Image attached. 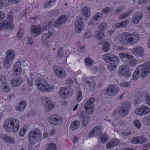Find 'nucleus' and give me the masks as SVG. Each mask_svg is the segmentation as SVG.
I'll list each match as a JSON object with an SVG mask.
<instances>
[{"mask_svg": "<svg viewBox=\"0 0 150 150\" xmlns=\"http://www.w3.org/2000/svg\"><path fill=\"white\" fill-rule=\"evenodd\" d=\"M118 74L120 76H124L125 78H128L131 76V72L128 67L125 65H121L119 68Z\"/></svg>", "mask_w": 150, "mask_h": 150, "instance_id": "nucleus-7", "label": "nucleus"}, {"mask_svg": "<svg viewBox=\"0 0 150 150\" xmlns=\"http://www.w3.org/2000/svg\"><path fill=\"white\" fill-rule=\"evenodd\" d=\"M80 125V122L77 120L73 121L71 124L70 129L72 131H74L78 129Z\"/></svg>", "mask_w": 150, "mask_h": 150, "instance_id": "nucleus-25", "label": "nucleus"}, {"mask_svg": "<svg viewBox=\"0 0 150 150\" xmlns=\"http://www.w3.org/2000/svg\"><path fill=\"white\" fill-rule=\"evenodd\" d=\"M62 50V48L61 47L59 48L58 49L57 56L60 57H63L64 55V53Z\"/></svg>", "mask_w": 150, "mask_h": 150, "instance_id": "nucleus-49", "label": "nucleus"}, {"mask_svg": "<svg viewBox=\"0 0 150 150\" xmlns=\"http://www.w3.org/2000/svg\"><path fill=\"white\" fill-rule=\"evenodd\" d=\"M90 118V117H88L87 118H86L85 119H82L81 120L84 126H86L87 125L88 122Z\"/></svg>", "mask_w": 150, "mask_h": 150, "instance_id": "nucleus-50", "label": "nucleus"}, {"mask_svg": "<svg viewBox=\"0 0 150 150\" xmlns=\"http://www.w3.org/2000/svg\"><path fill=\"white\" fill-rule=\"evenodd\" d=\"M35 142H30L28 144V147L29 149L30 150L33 149L34 148V146H35L34 143Z\"/></svg>", "mask_w": 150, "mask_h": 150, "instance_id": "nucleus-60", "label": "nucleus"}, {"mask_svg": "<svg viewBox=\"0 0 150 150\" xmlns=\"http://www.w3.org/2000/svg\"><path fill=\"white\" fill-rule=\"evenodd\" d=\"M129 23V21L128 20L126 19L121 23H115L114 25V27L115 28L124 27L126 26Z\"/></svg>", "mask_w": 150, "mask_h": 150, "instance_id": "nucleus-26", "label": "nucleus"}, {"mask_svg": "<svg viewBox=\"0 0 150 150\" xmlns=\"http://www.w3.org/2000/svg\"><path fill=\"white\" fill-rule=\"evenodd\" d=\"M84 61L86 64L88 66H91L93 63V60L90 57L85 58Z\"/></svg>", "mask_w": 150, "mask_h": 150, "instance_id": "nucleus-40", "label": "nucleus"}, {"mask_svg": "<svg viewBox=\"0 0 150 150\" xmlns=\"http://www.w3.org/2000/svg\"><path fill=\"white\" fill-rule=\"evenodd\" d=\"M94 98L92 97L88 100L85 103L84 105L85 110L88 114L92 113L94 110V108L93 103L94 101Z\"/></svg>", "mask_w": 150, "mask_h": 150, "instance_id": "nucleus-11", "label": "nucleus"}, {"mask_svg": "<svg viewBox=\"0 0 150 150\" xmlns=\"http://www.w3.org/2000/svg\"><path fill=\"white\" fill-rule=\"evenodd\" d=\"M67 19V17L66 16L64 15L59 17L56 21L54 26L55 27L60 26L62 24L66 22Z\"/></svg>", "mask_w": 150, "mask_h": 150, "instance_id": "nucleus-18", "label": "nucleus"}, {"mask_svg": "<svg viewBox=\"0 0 150 150\" xmlns=\"http://www.w3.org/2000/svg\"><path fill=\"white\" fill-rule=\"evenodd\" d=\"M103 16V14L100 12H98L96 13L93 18L96 21L101 19Z\"/></svg>", "mask_w": 150, "mask_h": 150, "instance_id": "nucleus-39", "label": "nucleus"}, {"mask_svg": "<svg viewBox=\"0 0 150 150\" xmlns=\"http://www.w3.org/2000/svg\"><path fill=\"white\" fill-rule=\"evenodd\" d=\"M47 150H57L56 146L55 144L52 143L49 144V146L46 148Z\"/></svg>", "mask_w": 150, "mask_h": 150, "instance_id": "nucleus-45", "label": "nucleus"}, {"mask_svg": "<svg viewBox=\"0 0 150 150\" xmlns=\"http://www.w3.org/2000/svg\"><path fill=\"white\" fill-rule=\"evenodd\" d=\"M127 40V44L132 45L138 42L139 38L137 32H134L129 36Z\"/></svg>", "mask_w": 150, "mask_h": 150, "instance_id": "nucleus-13", "label": "nucleus"}, {"mask_svg": "<svg viewBox=\"0 0 150 150\" xmlns=\"http://www.w3.org/2000/svg\"><path fill=\"white\" fill-rule=\"evenodd\" d=\"M42 137V135L40 130L38 129H34L29 132L28 139L30 142H36L40 141Z\"/></svg>", "mask_w": 150, "mask_h": 150, "instance_id": "nucleus-5", "label": "nucleus"}, {"mask_svg": "<svg viewBox=\"0 0 150 150\" xmlns=\"http://www.w3.org/2000/svg\"><path fill=\"white\" fill-rule=\"evenodd\" d=\"M54 73L59 77L63 78L66 75L65 71L61 67L55 66L53 68Z\"/></svg>", "mask_w": 150, "mask_h": 150, "instance_id": "nucleus-16", "label": "nucleus"}, {"mask_svg": "<svg viewBox=\"0 0 150 150\" xmlns=\"http://www.w3.org/2000/svg\"><path fill=\"white\" fill-rule=\"evenodd\" d=\"M2 89L4 92H8L10 91V88L8 85H6L5 83V85L2 87Z\"/></svg>", "mask_w": 150, "mask_h": 150, "instance_id": "nucleus-57", "label": "nucleus"}, {"mask_svg": "<svg viewBox=\"0 0 150 150\" xmlns=\"http://www.w3.org/2000/svg\"><path fill=\"white\" fill-rule=\"evenodd\" d=\"M132 12V10H130L128 11L127 13H123L119 16V18L120 19H124L127 17Z\"/></svg>", "mask_w": 150, "mask_h": 150, "instance_id": "nucleus-42", "label": "nucleus"}, {"mask_svg": "<svg viewBox=\"0 0 150 150\" xmlns=\"http://www.w3.org/2000/svg\"><path fill=\"white\" fill-rule=\"evenodd\" d=\"M48 122L51 124L54 125H59L63 121V119L60 116L54 115L50 116L48 118Z\"/></svg>", "mask_w": 150, "mask_h": 150, "instance_id": "nucleus-8", "label": "nucleus"}, {"mask_svg": "<svg viewBox=\"0 0 150 150\" xmlns=\"http://www.w3.org/2000/svg\"><path fill=\"white\" fill-rule=\"evenodd\" d=\"M37 88L41 91L47 92L53 90V88L47 84L46 81L41 78H38L35 82Z\"/></svg>", "mask_w": 150, "mask_h": 150, "instance_id": "nucleus-4", "label": "nucleus"}, {"mask_svg": "<svg viewBox=\"0 0 150 150\" xmlns=\"http://www.w3.org/2000/svg\"><path fill=\"white\" fill-rule=\"evenodd\" d=\"M119 143V142L117 139L112 140L106 144V148L108 149H110L111 147L118 145Z\"/></svg>", "mask_w": 150, "mask_h": 150, "instance_id": "nucleus-27", "label": "nucleus"}, {"mask_svg": "<svg viewBox=\"0 0 150 150\" xmlns=\"http://www.w3.org/2000/svg\"><path fill=\"white\" fill-rule=\"evenodd\" d=\"M134 125L136 127L140 128L141 127V123L140 122L139 120H136L134 121Z\"/></svg>", "mask_w": 150, "mask_h": 150, "instance_id": "nucleus-56", "label": "nucleus"}, {"mask_svg": "<svg viewBox=\"0 0 150 150\" xmlns=\"http://www.w3.org/2000/svg\"><path fill=\"white\" fill-rule=\"evenodd\" d=\"M103 35V32L102 30H99L96 31L94 35L97 39L100 41L102 40Z\"/></svg>", "mask_w": 150, "mask_h": 150, "instance_id": "nucleus-31", "label": "nucleus"}, {"mask_svg": "<svg viewBox=\"0 0 150 150\" xmlns=\"http://www.w3.org/2000/svg\"><path fill=\"white\" fill-rule=\"evenodd\" d=\"M89 114L86 111H82L80 112V113L79 118L80 120L85 119L86 118L89 117Z\"/></svg>", "mask_w": 150, "mask_h": 150, "instance_id": "nucleus-37", "label": "nucleus"}, {"mask_svg": "<svg viewBox=\"0 0 150 150\" xmlns=\"http://www.w3.org/2000/svg\"><path fill=\"white\" fill-rule=\"evenodd\" d=\"M108 138V136L106 134H103L100 137L101 142L102 143H105L107 142Z\"/></svg>", "mask_w": 150, "mask_h": 150, "instance_id": "nucleus-43", "label": "nucleus"}, {"mask_svg": "<svg viewBox=\"0 0 150 150\" xmlns=\"http://www.w3.org/2000/svg\"><path fill=\"white\" fill-rule=\"evenodd\" d=\"M45 101L43 103V105L45 106V110L47 112H49L54 107V104L51 103L50 99L47 98H45Z\"/></svg>", "mask_w": 150, "mask_h": 150, "instance_id": "nucleus-15", "label": "nucleus"}, {"mask_svg": "<svg viewBox=\"0 0 150 150\" xmlns=\"http://www.w3.org/2000/svg\"><path fill=\"white\" fill-rule=\"evenodd\" d=\"M9 3L8 0H0V9H1L3 6L8 5Z\"/></svg>", "mask_w": 150, "mask_h": 150, "instance_id": "nucleus-41", "label": "nucleus"}, {"mask_svg": "<svg viewBox=\"0 0 150 150\" xmlns=\"http://www.w3.org/2000/svg\"><path fill=\"white\" fill-rule=\"evenodd\" d=\"M103 57L106 62L109 63L108 68L110 71H113L116 69L119 61L118 57L113 54L108 53L104 54Z\"/></svg>", "mask_w": 150, "mask_h": 150, "instance_id": "nucleus-2", "label": "nucleus"}, {"mask_svg": "<svg viewBox=\"0 0 150 150\" xmlns=\"http://www.w3.org/2000/svg\"><path fill=\"white\" fill-rule=\"evenodd\" d=\"M132 52L134 54L139 55L141 57H143L144 55V49L140 46H138L133 48L132 50Z\"/></svg>", "mask_w": 150, "mask_h": 150, "instance_id": "nucleus-19", "label": "nucleus"}, {"mask_svg": "<svg viewBox=\"0 0 150 150\" xmlns=\"http://www.w3.org/2000/svg\"><path fill=\"white\" fill-rule=\"evenodd\" d=\"M12 11H10L7 14V18L9 20V22L12 23V21H13V17L12 15Z\"/></svg>", "mask_w": 150, "mask_h": 150, "instance_id": "nucleus-51", "label": "nucleus"}, {"mask_svg": "<svg viewBox=\"0 0 150 150\" xmlns=\"http://www.w3.org/2000/svg\"><path fill=\"white\" fill-rule=\"evenodd\" d=\"M26 105L25 101L23 100L21 101L20 103L18 106H16V110L20 112L23 111L25 109Z\"/></svg>", "mask_w": 150, "mask_h": 150, "instance_id": "nucleus-30", "label": "nucleus"}, {"mask_svg": "<svg viewBox=\"0 0 150 150\" xmlns=\"http://www.w3.org/2000/svg\"><path fill=\"white\" fill-rule=\"evenodd\" d=\"M144 122L146 125H150V115L149 118H145L144 119Z\"/></svg>", "mask_w": 150, "mask_h": 150, "instance_id": "nucleus-55", "label": "nucleus"}, {"mask_svg": "<svg viewBox=\"0 0 150 150\" xmlns=\"http://www.w3.org/2000/svg\"><path fill=\"white\" fill-rule=\"evenodd\" d=\"M142 17V14L140 13L135 14L132 18V21L134 24L138 23Z\"/></svg>", "mask_w": 150, "mask_h": 150, "instance_id": "nucleus-24", "label": "nucleus"}, {"mask_svg": "<svg viewBox=\"0 0 150 150\" xmlns=\"http://www.w3.org/2000/svg\"><path fill=\"white\" fill-rule=\"evenodd\" d=\"M19 120L9 118L8 120L5 121L4 124V128L8 132H10L11 128L12 129L13 132H15L18 131L19 127Z\"/></svg>", "mask_w": 150, "mask_h": 150, "instance_id": "nucleus-3", "label": "nucleus"}, {"mask_svg": "<svg viewBox=\"0 0 150 150\" xmlns=\"http://www.w3.org/2000/svg\"><path fill=\"white\" fill-rule=\"evenodd\" d=\"M125 9L124 6H122L118 7L115 11V13L116 14L118 15L121 13Z\"/></svg>", "mask_w": 150, "mask_h": 150, "instance_id": "nucleus-44", "label": "nucleus"}, {"mask_svg": "<svg viewBox=\"0 0 150 150\" xmlns=\"http://www.w3.org/2000/svg\"><path fill=\"white\" fill-rule=\"evenodd\" d=\"M110 44L109 42L107 41H105L104 44L102 47L103 50L105 52H107L109 50Z\"/></svg>", "mask_w": 150, "mask_h": 150, "instance_id": "nucleus-35", "label": "nucleus"}, {"mask_svg": "<svg viewBox=\"0 0 150 150\" xmlns=\"http://www.w3.org/2000/svg\"><path fill=\"white\" fill-rule=\"evenodd\" d=\"M30 30L32 35L35 37H37L38 34H40L42 33L41 26L39 25L38 26H32L30 28Z\"/></svg>", "mask_w": 150, "mask_h": 150, "instance_id": "nucleus-17", "label": "nucleus"}, {"mask_svg": "<svg viewBox=\"0 0 150 150\" xmlns=\"http://www.w3.org/2000/svg\"><path fill=\"white\" fill-rule=\"evenodd\" d=\"M120 57L122 59H132L133 56L126 53H120L119 54Z\"/></svg>", "mask_w": 150, "mask_h": 150, "instance_id": "nucleus-34", "label": "nucleus"}, {"mask_svg": "<svg viewBox=\"0 0 150 150\" xmlns=\"http://www.w3.org/2000/svg\"><path fill=\"white\" fill-rule=\"evenodd\" d=\"M130 106V104L129 103L126 102L124 103L120 107V108L124 109L125 110H127V111L129 112Z\"/></svg>", "mask_w": 150, "mask_h": 150, "instance_id": "nucleus-36", "label": "nucleus"}, {"mask_svg": "<svg viewBox=\"0 0 150 150\" xmlns=\"http://www.w3.org/2000/svg\"><path fill=\"white\" fill-rule=\"evenodd\" d=\"M50 28V26L47 24L44 23L42 24V28L43 30H46Z\"/></svg>", "mask_w": 150, "mask_h": 150, "instance_id": "nucleus-61", "label": "nucleus"}, {"mask_svg": "<svg viewBox=\"0 0 150 150\" xmlns=\"http://www.w3.org/2000/svg\"><path fill=\"white\" fill-rule=\"evenodd\" d=\"M21 62L19 61H18L15 63L14 68H21Z\"/></svg>", "mask_w": 150, "mask_h": 150, "instance_id": "nucleus-63", "label": "nucleus"}, {"mask_svg": "<svg viewBox=\"0 0 150 150\" xmlns=\"http://www.w3.org/2000/svg\"><path fill=\"white\" fill-rule=\"evenodd\" d=\"M52 5V4L48 0L44 3V7L45 8H49Z\"/></svg>", "mask_w": 150, "mask_h": 150, "instance_id": "nucleus-58", "label": "nucleus"}, {"mask_svg": "<svg viewBox=\"0 0 150 150\" xmlns=\"http://www.w3.org/2000/svg\"><path fill=\"white\" fill-rule=\"evenodd\" d=\"M150 73V63L146 62L143 65H139L136 69L133 76V79L137 80L140 75L142 79Z\"/></svg>", "mask_w": 150, "mask_h": 150, "instance_id": "nucleus-1", "label": "nucleus"}, {"mask_svg": "<svg viewBox=\"0 0 150 150\" xmlns=\"http://www.w3.org/2000/svg\"><path fill=\"white\" fill-rule=\"evenodd\" d=\"M6 81L5 77L3 76H0V83L2 84L5 83Z\"/></svg>", "mask_w": 150, "mask_h": 150, "instance_id": "nucleus-59", "label": "nucleus"}, {"mask_svg": "<svg viewBox=\"0 0 150 150\" xmlns=\"http://www.w3.org/2000/svg\"><path fill=\"white\" fill-rule=\"evenodd\" d=\"M82 14L85 17L88 18H89L91 13L89 8L87 7H85L82 9Z\"/></svg>", "mask_w": 150, "mask_h": 150, "instance_id": "nucleus-29", "label": "nucleus"}, {"mask_svg": "<svg viewBox=\"0 0 150 150\" xmlns=\"http://www.w3.org/2000/svg\"><path fill=\"white\" fill-rule=\"evenodd\" d=\"M150 112V109L147 106H142L140 108H138L136 109V114L140 116L144 115Z\"/></svg>", "mask_w": 150, "mask_h": 150, "instance_id": "nucleus-12", "label": "nucleus"}, {"mask_svg": "<svg viewBox=\"0 0 150 150\" xmlns=\"http://www.w3.org/2000/svg\"><path fill=\"white\" fill-rule=\"evenodd\" d=\"M137 64V61L135 60H132L129 62L128 64L129 66H133Z\"/></svg>", "mask_w": 150, "mask_h": 150, "instance_id": "nucleus-62", "label": "nucleus"}, {"mask_svg": "<svg viewBox=\"0 0 150 150\" xmlns=\"http://www.w3.org/2000/svg\"><path fill=\"white\" fill-rule=\"evenodd\" d=\"M110 9V8L107 7L103 9L102 10V12L103 13H107L109 11Z\"/></svg>", "mask_w": 150, "mask_h": 150, "instance_id": "nucleus-64", "label": "nucleus"}, {"mask_svg": "<svg viewBox=\"0 0 150 150\" xmlns=\"http://www.w3.org/2000/svg\"><path fill=\"white\" fill-rule=\"evenodd\" d=\"M83 81L85 82L88 84H90V88L91 91H94L95 90L96 85L93 82V80L92 79H90L88 80V78L86 79L85 78L82 79Z\"/></svg>", "mask_w": 150, "mask_h": 150, "instance_id": "nucleus-22", "label": "nucleus"}, {"mask_svg": "<svg viewBox=\"0 0 150 150\" xmlns=\"http://www.w3.org/2000/svg\"><path fill=\"white\" fill-rule=\"evenodd\" d=\"M82 92L81 90H80L78 93V95L76 99L77 101L78 102L80 101L82 98Z\"/></svg>", "mask_w": 150, "mask_h": 150, "instance_id": "nucleus-53", "label": "nucleus"}, {"mask_svg": "<svg viewBox=\"0 0 150 150\" xmlns=\"http://www.w3.org/2000/svg\"><path fill=\"white\" fill-rule=\"evenodd\" d=\"M24 32L23 29V28L20 29L17 35V37L20 39L22 38V36L23 35Z\"/></svg>", "mask_w": 150, "mask_h": 150, "instance_id": "nucleus-47", "label": "nucleus"}, {"mask_svg": "<svg viewBox=\"0 0 150 150\" xmlns=\"http://www.w3.org/2000/svg\"><path fill=\"white\" fill-rule=\"evenodd\" d=\"M145 99L147 103L150 106V95L146 94L145 96Z\"/></svg>", "mask_w": 150, "mask_h": 150, "instance_id": "nucleus-54", "label": "nucleus"}, {"mask_svg": "<svg viewBox=\"0 0 150 150\" xmlns=\"http://www.w3.org/2000/svg\"><path fill=\"white\" fill-rule=\"evenodd\" d=\"M13 27V25L11 22H8L7 20H4L0 23V29H4L6 28H12Z\"/></svg>", "mask_w": 150, "mask_h": 150, "instance_id": "nucleus-21", "label": "nucleus"}, {"mask_svg": "<svg viewBox=\"0 0 150 150\" xmlns=\"http://www.w3.org/2000/svg\"><path fill=\"white\" fill-rule=\"evenodd\" d=\"M51 35L47 34H43L41 38L42 42L44 44H47L50 40Z\"/></svg>", "mask_w": 150, "mask_h": 150, "instance_id": "nucleus-32", "label": "nucleus"}, {"mask_svg": "<svg viewBox=\"0 0 150 150\" xmlns=\"http://www.w3.org/2000/svg\"><path fill=\"white\" fill-rule=\"evenodd\" d=\"M147 141V139L143 137H134L131 140L132 144H142L146 142Z\"/></svg>", "mask_w": 150, "mask_h": 150, "instance_id": "nucleus-20", "label": "nucleus"}, {"mask_svg": "<svg viewBox=\"0 0 150 150\" xmlns=\"http://www.w3.org/2000/svg\"><path fill=\"white\" fill-rule=\"evenodd\" d=\"M119 88L116 85L110 84L109 85L106 91V93L110 96H114L118 93Z\"/></svg>", "mask_w": 150, "mask_h": 150, "instance_id": "nucleus-10", "label": "nucleus"}, {"mask_svg": "<svg viewBox=\"0 0 150 150\" xmlns=\"http://www.w3.org/2000/svg\"><path fill=\"white\" fill-rule=\"evenodd\" d=\"M15 52L11 49L8 50L6 53V56L4 57L3 64L5 67L8 68L10 66L11 62L15 56Z\"/></svg>", "mask_w": 150, "mask_h": 150, "instance_id": "nucleus-6", "label": "nucleus"}, {"mask_svg": "<svg viewBox=\"0 0 150 150\" xmlns=\"http://www.w3.org/2000/svg\"><path fill=\"white\" fill-rule=\"evenodd\" d=\"M107 27V24L105 23H103L100 24L98 26V28L100 30H104Z\"/></svg>", "mask_w": 150, "mask_h": 150, "instance_id": "nucleus-46", "label": "nucleus"}, {"mask_svg": "<svg viewBox=\"0 0 150 150\" xmlns=\"http://www.w3.org/2000/svg\"><path fill=\"white\" fill-rule=\"evenodd\" d=\"M4 139L6 141L11 144H13L15 143V141L14 139L12 137L8 136L6 135H4Z\"/></svg>", "mask_w": 150, "mask_h": 150, "instance_id": "nucleus-33", "label": "nucleus"}, {"mask_svg": "<svg viewBox=\"0 0 150 150\" xmlns=\"http://www.w3.org/2000/svg\"><path fill=\"white\" fill-rule=\"evenodd\" d=\"M23 80L21 78H14L12 79L11 81V85L14 87L19 86L22 83Z\"/></svg>", "mask_w": 150, "mask_h": 150, "instance_id": "nucleus-23", "label": "nucleus"}, {"mask_svg": "<svg viewBox=\"0 0 150 150\" xmlns=\"http://www.w3.org/2000/svg\"><path fill=\"white\" fill-rule=\"evenodd\" d=\"M83 20L82 16H78L75 22V26L76 32L80 33L82 30L83 26Z\"/></svg>", "mask_w": 150, "mask_h": 150, "instance_id": "nucleus-9", "label": "nucleus"}, {"mask_svg": "<svg viewBox=\"0 0 150 150\" xmlns=\"http://www.w3.org/2000/svg\"><path fill=\"white\" fill-rule=\"evenodd\" d=\"M131 35V33L125 32L122 34L121 38L127 40V37H129L130 35Z\"/></svg>", "mask_w": 150, "mask_h": 150, "instance_id": "nucleus-52", "label": "nucleus"}, {"mask_svg": "<svg viewBox=\"0 0 150 150\" xmlns=\"http://www.w3.org/2000/svg\"><path fill=\"white\" fill-rule=\"evenodd\" d=\"M101 128L100 127L97 126L94 127L90 131L88 137H93L99 136L101 133Z\"/></svg>", "mask_w": 150, "mask_h": 150, "instance_id": "nucleus-14", "label": "nucleus"}, {"mask_svg": "<svg viewBox=\"0 0 150 150\" xmlns=\"http://www.w3.org/2000/svg\"><path fill=\"white\" fill-rule=\"evenodd\" d=\"M13 72L14 74L16 75H18L21 73V68H13Z\"/></svg>", "mask_w": 150, "mask_h": 150, "instance_id": "nucleus-48", "label": "nucleus"}, {"mask_svg": "<svg viewBox=\"0 0 150 150\" xmlns=\"http://www.w3.org/2000/svg\"><path fill=\"white\" fill-rule=\"evenodd\" d=\"M128 112H129L127 111V110H125L124 109L121 108L119 110L120 115L122 117H125L128 114Z\"/></svg>", "mask_w": 150, "mask_h": 150, "instance_id": "nucleus-38", "label": "nucleus"}, {"mask_svg": "<svg viewBox=\"0 0 150 150\" xmlns=\"http://www.w3.org/2000/svg\"><path fill=\"white\" fill-rule=\"evenodd\" d=\"M67 89L65 88L62 87L60 88L59 91V93L61 97L64 99H66L68 97Z\"/></svg>", "mask_w": 150, "mask_h": 150, "instance_id": "nucleus-28", "label": "nucleus"}]
</instances>
